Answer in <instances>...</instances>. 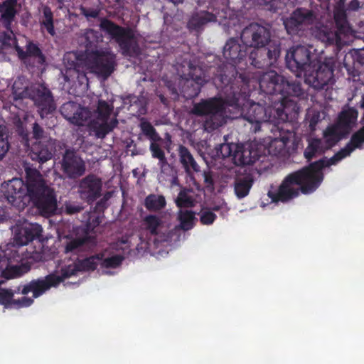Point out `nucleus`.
I'll return each mask as SVG.
<instances>
[{"label":"nucleus","mask_w":364,"mask_h":364,"mask_svg":"<svg viewBox=\"0 0 364 364\" xmlns=\"http://www.w3.org/2000/svg\"><path fill=\"white\" fill-rule=\"evenodd\" d=\"M235 80L239 84L226 86L225 89L221 90L227 95L228 106L240 111L242 118L252 124L251 129L255 133L260 130L262 123L272 124L271 131L274 134V139L270 146L281 142L280 150L283 149L289 142L292 132L284 131V127L289 119V113L282 109V104L276 106L269 102L267 99L264 100L263 105L261 102L250 101V79H245L241 75Z\"/></svg>","instance_id":"nucleus-1"},{"label":"nucleus","mask_w":364,"mask_h":364,"mask_svg":"<svg viewBox=\"0 0 364 364\" xmlns=\"http://www.w3.org/2000/svg\"><path fill=\"white\" fill-rule=\"evenodd\" d=\"M364 125L354 132L345 147L329 159H322L309 166L289 173L276 191H269L268 197L273 203H287L297 198L300 193L310 194L314 192L323 179L322 169L335 165L350 155L356 149H363Z\"/></svg>","instance_id":"nucleus-2"},{"label":"nucleus","mask_w":364,"mask_h":364,"mask_svg":"<svg viewBox=\"0 0 364 364\" xmlns=\"http://www.w3.org/2000/svg\"><path fill=\"white\" fill-rule=\"evenodd\" d=\"M26 183L18 178L8 181L4 195L8 202L23 208L31 200L39 213L44 217L53 215L57 208V200L53 188L49 187L41 173L36 169L26 170Z\"/></svg>","instance_id":"nucleus-3"},{"label":"nucleus","mask_w":364,"mask_h":364,"mask_svg":"<svg viewBox=\"0 0 364 364\" xmlns=\"http://www.w3.org/2000/svg\"><path fill=\"white\" fill-rule=\"evenodd\" d=\"M80 42L85 50L73 53L75 60L71 66L78 72L80 68H85L107 80L115 70L116 55L109 48L101 46L102 34L94 29L87 28L80 37Z\"/></svg>","instance_id":"nucleus-4"},{"label":"nucleus","mask_w":364,"mask_h":364,"mask_svg":"<svg viewBox=\"0 0 364 364\" xmlns=\"http://www.w3.org/2000/svg\"><path fill=\"white\" fill-rule=\"evenodd\" d=\"M18 0H4L0 2V23L6 29L0 33V43L6 47H14L18 58L28 69L39 68L43 66L46 58L39 46L32 41H28L24 50L17 42L13 32L12 23L18 14Z\"/></svg>","instance_id":"nucleus-5"},{"label":"nucleus","mask_w":364,"mask_h":364,"mask_svg":"<svg viewBox=\"0 0 364 364\" xmlns=\"http://www.w3.org/2000/svg\"><path fill=\"white\" fill-rule=\"evenodd\" d=\"M268 26L251 23L241 31L240 39L247 48L254 50L248 55V62L255 68H262L277 61L281 53V43L271 39Z\"/></svg>","instance_id":"nucleus-6"},{"label":"nucleus","mask_w":364,"mask_h":364,"mask_svg":"<svg viewBox=\"0 0 364 364\" xmlns=\"http://www.w3.org/2000/svg\"><path fill=\"white\" fill-rule=\"evenodd\" d=\"M258 83L260 90L267 95L265 99L276 106L282 104V109L287 113L297 107L293 98L303 99L306 95L299 81L289 80L275 70L259 75Z\"/></svg>","instance_id":"nucleus-7"},{"label":"nucleus","mask_w":364,"mask_h":364,"mask_svg":"<svg viewBox=\"0 0 364 364\" xmlns=\"http://www.w3.org/2000/svg\"><path fill=\"white\" fill-rule=\"evenodd\" d=\"M223 56L226 62L218 59L219 63L210 67V71L213 73V82L218 90H223L226 86L237 85L235 78L242 76L249 79L245 73H240L236 65L242 61L248 59L247 47L239 43L237 37L229 38L223 48Z\"/></svg>","instance_id":"nucleus-8"},{"label":"nucleus","mask_w":364,"mask_h":364,"mask_svg":"<svg viewBox=\"0 0 364 364\" xmlns=\"http://www.w3.org/2000/svg\"><path fill=\"white\" fill-rule=\"evenodd\" d=\"M333 18L336 26H321L315 31L316 38L326 46H336V50H340L345 45L343 37L353 32L346 14V11L339 5L334 10Z\"/></svg>","instance_id":"nucleus-9"},{"label":"nucleus","mask_w":364,"mask_h":364,"mask_svg":"<svg viewBox=\"0 0 364 364\" xmlns=\"http://www.w3.org/2000/svg\"><path fill=\"white\" fill-rule=\"evenodd\" d=\"M13 93L16 99L28 98L33 101L42 119L53 114L56 109L51 91L43 84H34L20 89L16 81L13 85Z\"/></svg>","instance_id":"nucleus-10"},{"label":"nucleus","mask_w":364,"mask_h":364,"mask_svg":"<svg viewBox=\"0 0 364 364\" xmlns=\"http://www.w3.org/2000/svg\"><path fill=\"white\" fill-rule=\"evenodd\" d=\"M225 95V100L220 97H212L193 105L192 113L205 117L203 126L208 132H212L225 123V105H228L227 95Z\"/></svg>","instance_id":"nucleus-11"},{"label":"nucleus","mask_w":364,"mask_h":364,"mask_svg":"<svg viewBox=\"0 0 364 364\" xmlns=\"http://www.w3.org/2000/svg\"><path fill=\"white\" fill-rule=\"evenodd\" d=\"M100 28L119 45L123 55L132 56L139 53V48L132 28L119 26L107 18H100Z\"/></svg>","instance_id":"nucleus-12"},{"label":"nucleus","mask_w":364,"mask_h":364,"mask_svg":"<svg viewBox=\"0 0 364 364\" xmlns=\"http://www.w3.org/2000/svg\"><path fill=\"white\" fill-rule=\"evenodd\" d=\"M336 64L335 57L325 58L322 61L314 62L304 75L305 83L318 90L333 85Z\"/></svg>","instance_id":"nucleus-13"},{"label":"nucleus","mask_w":364,"mask_h":364,"mask_svg":"<svg viewBox=\"0 0 364 364\" xmlns=\"http://www.w3.org/2000/svg\"><path fill=\"white\" fill-rule=\"evenodd\" d=\"M316 19V14L312 9L298 7L283 20V24L288 35L293 38H301L306 36L309 26L314 23Z\"/></svg>","instance_id":"nucleus-14"},{"label":"nucleus","mask_w":364,"mask_h":364,"mask_svg":"<svg viewBox=\"0 0 364 364\" xmlns=\"http://www.w3.org/2000/svg\"><path fill=\"white\" fill-rule=\"evenodd\" d=\"M285 60L287 68L297 77L305 74L314 62L311 61V52L304 46L292 47L287 52Z\"/></svg>","instance_id":"nucleus-15"},{"label":"nucleus","mask_w":364,"mask_h":364,"mask_svg":"<svg viewBox=\"0 0 364 364\" xmlns=\"http://www.w3.org/2000/svg\"><path fill=\"white\" fill-rule=\"evenodd\" d=\"M60 164L63 173L71 179L80 178L86 171L85 162L73 148L65 149Z\"/></svg>","instance_id":"nucleus-16"},{"label":"nucleus","mask_w":364,"mask_h":364,"mask_svg":"<svg viewBox=\"0 0 364 364\" xmlns=\"http://www.w3.org/2000/svg\"><path fill=\"white\" fill-rule=\"evenodd\" d=\"M188 70V78L186 79L183 92L187 98H193L198 95L201 87L204 84L209 81V80L213 81L212 78L214 75L208 79L203 70L200 67L195 66L192 64L189 65ZM209 72L211 73L210 70ZM212 74L213 73H212Z\"/></svg>","instance_id":"nucleus-17"},{"label":"nucleus","mask_w":364,"mask_h":364,"mask_svg":"<svg viewBox=\"0 0 364 364\" xmlns=\"http://www.w3.org/2000/svg\"><path fill=\"white\" fill-rule=\"evenodd\" d=\"M102 190V179L92 173L81 179L78 186L80 198L88 204H92L101 196Z\"/></svg>","instance_id":"nucleus-18"},{"label":"nucleus","mask_w":364,"mask_h":364,"mask_svg":"<svg viewBox=\"0 0 364 364\" xmlns=\"http://www.w3.org/2000/svg\"><path fill=\"white\" fill-rule=\"evenodd\" d=\"M59 285V280L54 277V273H50L44 277L31 280L24 285L21 289V294H28L33 293L34 298H38L46 293L52 287H57Z\"/></svg>","instance_id":"nucleus-19"},{"label":"nucleus","mask_w":364,"mask_h":364,"mask_svg":"<svg viewBox=\"0 0 364 364\" xmlns=\"http://www.w3.org/2000/svg\"><path fill=\"white\" fill-rule=\"evenodd\" d=\"M42 230L41 226L37 223H27L17 227L14 232V242L17 245L24 247L39 237Z\"/></svg>","instance_id":"nucleus-20"},{"label":"nucleus","mask_w":364,"mask_h":364,"mask_svg":"<svg viewBox=\"0 0 364 364\" xmlns=\"http://www.w3.org/2000/svg\"><path fill=\"white\" fill-rule=\"evenodd\" d=\"M116 117L109 120L95 119L90 122L89 129L91 133L98 139H104L109 133L112 132L118 125Z\"/></svg>","instance_id":"nucleus-21"},{"label":"nucleus","mask_w":364,"mask_h":364,"mask_svg":"<svg viewBox=\"0 0 364 364\" xmlns=\"http://www.w3.org/2000/svg\"><path fill=\"white\" fill-rule=\"evenodd\" d=\"M3 262L6 261L7 264L19 263L22 261L28 260V253L23 246L14 244H9L2 250Z\"/></svg>","instance_id":"nucleus-22"},{"label":"nucleus","mask_w":364,"mask_h":364,"mask_svg":"<svg viewBox=\"0 0 364 364\" xmlns=\"http://www.w3.org/2000/svg\"><path fill=\"white\" fill-rule=\"evenodd\" d=\"M93 237L88 235L82 237H67L66 242L64 245V252L70 255L78 256L85 250V245L92 242Z\"/></svg>","instance_id":"nucleus-23"},{"label":"nucleus","mask_w":364,"mask_h":364,"mask_svg":"<svg viewBox=\"0 0 364 364\" xmlns=\"http://www.w3.org/2000/svg\"><path fill=\"white\" fill-rule=\"evenodd\" d=\"M255 182L251 173L237 175L234 181V191L238 199H242L248 196Z\"/></svg>","instance_id":"nucleus-24"},{"label":"nucleus","mask_w":364,"mask_h":364,"mask_svg":"<svg viewBox=\"0 0 364 364\" xmlns=\"http://www.w3.org/2000/svg\"><path fill=\"white\" fill-rule=\"evenodd\" d=\"M178 154L180 163L187 175L191 176L194 172L197 173L200 171L199 165L187 147L183 145H179Z\"/></svg>","instance_id":"nucleus-25"},{"label":"nucleus","mask_w":364,"mask_h":364,"mask_svg":"<svg viewBox=\"0 0 364 364\" xmlns=\"http://www.w3.org/2000/svg\"><path fill=\"white\" fill-rule=\"evenodd\" d=\"M357 118L358 111L353 107H349L340 112L338 120L334 124L349 135Z\"/></svg>","instance_id":"nucleus-26"},{"label":"nucleus","mask_w":364,"mask_h":364,"mask_svg":"<svg viewBox=\"0 0 364 364\" xmlns=\"http://www.w3.org/2000/svg\"><path fill=\"white\" fill-rule=\"evenodd\" d=\"M348 134H346L336 124H333L326 127L323 131V137L326 149H330L336 146L341 139L346 138Z\"/></svg>","instance_id":"nucleus-27"},{"label":"nucleus","mask_w":364,"mask_h":364,"mask_svg":"<svg viewBox=\"0 0 364 364\" xmlns=\"http://www.w3.org/2000/svg\"><path fill=\"white\" fill-rule=\"evenodd\" d=\"M216 21V16L207 11H200L192 14L188 22V27L190 30L198 31L203 26L209 22Z\"/></svg>","instance_id":"nucleus-28"},{"label":"nucleus","mask_w":364,"mask_h":364,"mask_svg":"<svg viewBox=\"0 0 364 364\" xmlns=\"http://www.w3.org/2000/svg\"><path fill=\"white\" fill-rule=\"evenodd\" d=\"M257 160L255 154L252 155L250 149H245L242 146L237 144L232 154V162L236 166H245L253 164Z\"/></svg>","instance_id":"nucleus-29"},{"label":"nucleus","mask_w":364,"mask_h":364,"mask_svg":"<svg viewBox=\"0 0 364 364\" xmlns=\"http://www.w3.org/2000/svg\"><path fill=\"white\" fill-rule=\"evenodd\" d=\"M33 262L30 260L6 264L4 270V276L8 279L16 278L28 273L31 268Z\"/></svg>","instance_id":"nucleus-30"},{"label":"nucleus","mask_w":364,"mask_h":364,"mask_svg":"<svg viewBox=\"0 0 364 364\" xmlns=\"http://www.w3.org/2000/svg\"><path fill=\"white\" fill-rule=\"evenodd\" d=\"M30 156L33 161L43 164L52 159L53 153L48 145L38 142L32 146Z\"/></svg>","instance_id":"nucleus-31"},{"label":"nucleus","mask_w":364,"mask_h":364,"mask_svg":"<svg viewBox=\"0 0 364 364\" xmlns=\"http://www.w3.org/2000/svg\"><path fill=\"white\" fill-rule=\"evenodd\" d=\"M321 139L312 138L308 140V146L304 151V156L308 160H311L317 154L320 155L328 150Z\"/></svg>","instance_id":"nucleus-32"},{"label":"nucleus","mask_w":364,"mask_h":364,"mask_svg":"<svg viewBox=\"0 0 364 364\" xmlns=\"http://www.w3.org/2000/svg\"><path fill=\"white\" fill-rule=\"evenodd\" d=\"M144 207L150 212H159L166 206V200L163 195L151 193L144 202Z\"/></svg>","instance_id":"nucleus-33"},{"label":"nucleus","mask_w":364,"mask_h":364,"mask_svg":"<svg viewBox=\"0 0 364 364\" xmlns=\"http://www.w3.org/2000/svg\"><path fill=\"white\" fill-rule=\"evenodd\" d=\"M105 257L104 253L100 252L76 261L80 272L94 271L97 268L100 261Z\"/></svg>","instance_id":"nucleus-34"},{"label":"nucleus","mask_w":364,"mask_h":364,"mask_svg":"<svg viewBox=\"0 0 364 364\" xmlns=\"http://www.w3.org/2000/svg\"><path fill=\"white\" fill-rule=\"evenodd\" d=\"M41 29L44 28L51 36H55L56 32L54 26L53 13L48 6L43 7V19L41 21Z\"/></svg>","instance_id":"nucleus-35"},{"label":"nucleus","mask_w":364,"mask_h":364,"mask_svg":"<svg viewBox=\"0 0 364 364\" xmlns=\"http://www.w3.org/2000/svg\"><path fill=\"white\" fill-rule=\"evenodd\" d=\"M168 141H165L164 139H162V141H152L150 143L149 150L151 154V156L154 159H157L161 156L165 155V152L164 149L167 150L168 152L170 151V145L171 143V136L167 134Z\"/></svg>","instance_id":"nucleus-36"},{"label":"nucleus","mask_w":364,"mask_h":364,"mask_svg":"<svg viewBox=\"0 0 364 364\" xmlns=\"http://www.w3.org/2000/svg\"><path fill=\"white\" fill-rule=\"evenodd\" d=\"M145 228L151 235H159V228L162 225L161 219L155 215H148L144 218Z\"/></svg>","instance_id":"nucleus-37"},{"label":"nucleus","mask_w":364,"mask_h":364,"mask_svg":"<svg viewBox=\"0 0 364 364\" xmlns=\"http://www.w3.org/2000/svg\"><path fill=\"white\" fill-rule=\"evenodd\" d=\"M140 129L143 134L148 138L150 141H162V138L149 122L141 121L140 123Z\"/></svg>","instance_id":"nucleus-38"},{"label":"nucleus","mask_w":364,"mask_h":364,"mask_svg":"<svg viewBox=\"0 0 364 364\" xmlns=\"http://www.w3.org/2000/svg\"><path fill=\"white\" fill-rule=\"evenodd\" d=\"M194 219V213L191 210H180L178 213L180 226L183 230H189L193 228Z\"/></svg>","instance_id":"nucleus-39"},{"label":"nucleus","mask_w":364,"mask_h":364,"mask_svg":"<svg viewBox=\"0 0 364 364\" xmlns=\"http://www.w3.org/2000/svg\"><path fill=\"white\" fill-rule=\"evenodd\" d=\"M112 104L99 100L97 107V117L98 119L109 120V117L113 111Z\"/></svg>","instance_id":"nucleus-40"},{"label":"nucleus","mask_w":364,"mask_h":364,"mask_svg":"<svg viewBox=\"0 0 364 364\" xmlns=\"http://www.w3.org/2000/svg\"><path fill=\"white\" fill-rule=\"evenodd\" d=\"M90 117V112L85 108L79 105L69 122L75 125L83 126Z\"/></svg>","instance_id":"nucleus-41"},{"label":"nucleus","mask_w":364,"mask_h":364,"mask_svg":"<svg viewBox=\"0 0 364 364\" xmlns=\"http://www.w3.org/2000/svg\"><path fill=\"white\" fill-rule=\"evenodd\" d=\"M78 270V267L77 262H75L73 264H69L68 266H65L60 269V274H56L54 273V277L57 278L59 280V284L63 282L65 279L70 278V277L75 275Z\"/></svg>","instance_id":"nucleus-42"},{"label":"nucleus","mask_w":364,"mask_h":364,"mask_svg":"<svg viewBox=\"0 0 364 364\" xmlns=\"http://www.w3.org/2000/svg\"><path fill=\"white\" fill-rule=\"evenodd\" d=\"M10 148L8 133L5 127L0 126V161L6 156Z\"/></svg>","instance_id":"nucleus-43"},{"label":"nucleus","mask_w":364,"mask_h":364,"mask_svg":"<svg viewBox=\"0 0 364 364\" xmlns=\"http://www.w3.org/2000/svg\"><path fill=\"white\" fill-rule=\"evenodd\" d=\"M124 257L122 255H115L109 257L105 258L100 261V265L103 268H117L121 265Z\"/></svg>","instance_id":"nucleus-44"},{"label":"nucleus","mask_w":364,"mask_h":364,"mask_svg":"<svg viewBox=\"0 0 364 364\" xmlns=\"http://www.w3.org/2000/svg\"><path fill=\"white\" fill-rule=\"evenodd\" d=\"M101 223V217L97 215L95 212L89 213L87 214V218L85 224V235H88L89 232H93Z\"/></svg>","instance_id":"nucleus-45"},{"label":"nucleus","mask_w":364,"mask_h":364,"mask_svg":"<svg viewBox=\"0 0 364 364\" xmlns=\"http://www.w3.org/2000/svg\"><path fill=\"white\" fill-rule=\"evenodd\" d=\"M176 203L178 208H191L194 205L193 198L184 191L179 192Z\"/></svg>","instance_id":"nucleus-46"},{"label":"nucleus","mask_w":364,"mask_h":364,"mask_svg":"<svg viewBox=\"0 0 364 364\" xmlns=\"http://www.w3.org/2000/svg\"><path fill=\"white\" fill-rule=\"evenodd\" d=\"M235 146L237 144H229L224 143L221 144L218 149H217V154L218 156H221L223 159H225L228 157H232L235 149Z\"/></svg>","instance_id":"nucleus-47"},{"label":"nucleus","mask_w":364,"mask_h":364,"mask_svg":"<svg viewBox=\"0 0 364 364\" xmlns=\"http://www.w3.org/2000/svg\"><path fill=\"white\" fill-rule=\"evenodd\" d=\"M78 105L73 102H68L64 103L60 107L61 114L67 119L70 120L77 108Z\"/></svg>","instance_id":"nucleus-48"},{"label":"nucleus","mask_w":364,"mask_h":364,"mask_svg":"<svg viewBox=\"0 0 364 364\" xmlns=\"http://www.w3.org/2000/svg\"><path fill=\"white\" fill-rule=\"evenodd\" d=\"M14 293L10 289H0V304L8 306L13 304Z\"/></svg>","instance_id":"nucleus-49"},{"label":"nucleus","mask_w":364,"mask_h":364,"mask_svg":"<svg viewBox=\"0 0 364 364\" xmlns=\"http://www.w3.org/2000/svg\"><path fill=\"white\" fill-rule=\"evenodd\" d=\"M216 218L217 216L213 212L206 210L201 212L200 220L203 225H210L215 221Z\"/></svg>","instance_id":"nucleus-50"},{"label":"nucleus","mask_w":364,"mask_h":364,"mask_svg":"<svg viewBox=\"0 0 364 364\" xmlns=\"http://www.w3.org/2000/svg\"><path fill=\"white\" fill-rule=\"evenodd\" d=\"M79 10L81 15H83L87 18V19H89L90 18H96L99 16L100 10L97 9H90V8H86L83 6H80L79 7Z\"/></svg>","instance_id":"nucleus-51"},{"label":"nucleus","mask_w":364,"mask_h":364,"mask_svg":"<svg viewBox=\"0 0 364 364\" xmlns=\"http://www.w3.org/2000/svg\"><path fill=\"white\" fill-rule=\"evenodd\" d=\"M257 1L259 6H262L264 9L271 11H272L275 12L279 9L278 0H257Z\"/></svg>","instance_id":"nucleus-52"},{"label":"nucleus","mask_w":364,"mask_h":364,"mask_svg":"<svg viewBox=\"0 0 364 364\" xmlns=\"http://www.w3.org/2000/svg\"><path fill=\"white\" fill-rule=\"evenodd\" d=\"M65 212L68 215H73L80 213L83 207L79 204L75 203H65Z\"/></svg>","instance_id":"nucleus-53"},{"label":"nucleus","mask_w":364,"mask_h":364,"mask_svg":"<svg viewBox=\"0 0 364 364\" xmlns=\"http://www.w3.org/2000/svg\"><path fill=\"white\" fill-rule=\"evenodd\" d=\"M32 134L34 139H41L43 137L44 130L37 122H34L32 127Z\"/></svg>","instance_id":"nucleus-54"},{"label":"nucleus","mask_w":364,"mask_h":364,"mask_svg":"<svg viewBox=\"0 0 364 364\" xmlns=\"http://www.w3.org/2000/svg\"><path fill=\"white\" fill-rule=\"evenodd\" d=\"M33 303V299L29 297L23 296L21 299H14L13 304H18L19 306L27 307Z\"/></svg>","instance_id":"nucleus-55"},{"label":"nucleus","mask_w":364,"mask_h":364,"mask_svg":"<svg viewBox=\"0 0 364 364\" xmlns=\"http://www.w3.org/2000/svg\"><path fill=\"white\" fill-rule=\"evenodd\" d=\"M160 170H161V175L162 176H166L165 178H169L170 176L174 175L176 172H177L176 170L175 169V168L173 166H171V164L161 168Z\"/></svg>","instance_id":"nucleus-56"},{"label":"nucleus","mask_w":364,"mask_h":364,"mask_svg":"<svg viewBox=\"0 0 364 364\" xmlns=\"http://www.w3.org/2000/svg\"><path fill=\"white\" fill-rule=\"evenodd\" d=\"M164 179L170 182L171 187L178 186L180 185L177 172H176L174 175L170 176L169 178Z\"/></svg>","instance_id":"nucleus-57"},{"label":"nucleus","mask_w":364,"mask_h":364,"mask_svg":"<svg viewBox=\"0 0 364 364\" xmlns=\"http://www.w3.org/2000/svg\"><path fill=\"white\" fill-rule=\"evenodd\" d=\"M107 198L104 197L97 202L95 210H104L106 208Z\"/></svg>","instance_id":"nucleus-58"},{"label":"nucleus","mask_w":364,"mask_h":364,"mask_svg":"<svg viewBox=\"0 0 364 364\" xmlns=\"http://www.w3.org/2000/svg\"><path fill=\"white\" fill-rule=\"evenodd\" d=\"M203 175L204 177L205 183L207 184L208 186H213V179L210 172L204 171Z\"/></svg>","instance_id":"nucleus-59"},{"label":"nucleus","mask_w":364,"mask_h":364,"mask_svg":"<svg viewBox=\"0 0 364 364\" xmlns=\"http://www.w3.org/2000/svg\"><path fill=\"white\" fill-rule=\"evenodd\" d=\"M360 7V2L358 0H351L348 5V10L356 11Z\"/></svg>","instance_id":"nucleus-60"},{"label":"nucleus","mask_w":364,"mask_h":364,"mask_svg":"<svg viewBox=\"0 0 364 364\" xmlns=\"http://www.w3.org/2000/svg\"><path fill=\"white\" fill-rule=\"evenodd\" d=\"M156 159L159 160V162H158V166H159L160 169L166 166H168L170 164H168V160L166 157V155L163 156H161L159 158H157Z\"/></svg>","instance_id":"nucleus-61"},{"label":"nucleus","mask_w":364,"mask_h":364,"mask_svg":"<svg viewBox=\"0 0 364 364\" xmlns=\"http://www.w3.org/2000/svg\"><path fill=\"white\" fill-rule=\"evenodd\" d=\"M159 97L160 102H161L163 105H165V106H166V107L168 105V102H169V101H168V99H167L164 95H163L160 94V95H159Z\"/></svg>","instance_id":"nucleus-62"},{"label":"nucleus","mask_w":364,"mask_h":364,"mask_svg":"<svg viewBox=\"0 0 364 364\" xmlns=\"http://www.w3.org/2000/svg\"><path fill=\"white\" fill-rule=\"evenodd\" d=\"M317 122L318 120L316 119L315 117H313L310 122H309V126L311 127V129H314V127H316V124H317Z\"/></svg>","instance_id":"nucleus-63"},{"label":"nucleus","mask_w":364,"mask_h":364,"mask_svg":"<svg viewBox=\"0 0 364 364\" xmlns=\"http://www.w3.org/2000/svg\"><path fill=\"white\" fill-rule=\"evenodd\" d=\"M6 218L5 209L0 208V223L4 221Z\"/></svg>","instance_id":"nucleus-64"}]
</instances>
